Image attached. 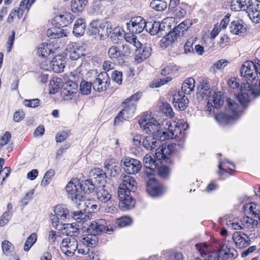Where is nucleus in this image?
<instances>
[{
  "instance_id": "37998d69",
  "label": "nucleus",
  "mask_w": 260,
  "mask_h": 260,
  "mask_svg": "<svg viewBox=\"0 0 260 260\" xmlns=\"http://www.w3.org/2000/svg\"><path fill=\"white\" fill-rule=\"evenodd\" d=\"M81 189L83 190V197L84 198L85 193H90L95 189V186L90 179H87L80 183Z\"/></svg>"
},
{
  "instance_id": "b1692460",
  "label": "nucleus",
  "mask_w": 260,
  "mask_h": 260,
  "mask_svg": "<svg viewBox=\"0 0 260 260\" xmlns=\"http://www.w3.org/2000/svg\"><path fill=\"white\" fill-rule=\"evenodd\" d=\"M243 210L246 216L257 219L260 217L259 206L254 203H250L244 205Z\"/></svg>"
},
{
  "instance_id": "1a4fd4ad",
  "label": "nucleus",
  "mask_w": 260,
  "mask_h": 260,
  "mask_svg": "<svg viewBox=\"0 0 260 260\" xmlns=\"http://www.w3.org/2000/svg\"><path fill=\"white\" fill-rule=\"evenodd\" d=\"M121 183L119 184L118 192H129L134 191L136 189L137 182L135 178L129 174L122 173L120 176Z\"/></svg>"
},
{
  "instance_id": "f03ea898",
  "label": "nucleus",
  "mask_w": 260,
  "mask_h": 260,
  "mask_svg": "<svg viewBox=\"0 0 260 260\" xmlns=\"http://www.w3.org/2000/svg\"><path fill=\"white\" fill-rule=\"evenodd\" d=\"M168 125V128L159 134V137L148 136L143 139L142 145L147 150H152L155 148L167 139H174L177 137L181 133L180 126L175 121L167 123Z\"/></svg>"
},
{
  "instance_id": "9d476101",
  "label": "nucleus",
  "mask_w": 260,
  "mask_h": 260,
  "mask_svg": "<svg viewBox=\"0 0 260 260\" xmlns=\"http://www.w3.org/2000/svg\"><path fill=\"white\" fill-rule=\"evenodd\" d=\"M127 27L133 33L139 34L142 32L144 28L148 30V25H147L145 20L142 17L137 16L133 18L127 23Z\"/></svg>"
},
{
  "instance_id": "864d4df0",
  "label": "nucleus",
  "mask_w": 260,
  "mask_h": 260,
  "mask_svg": "<svg viewBox=\"0 0 260 260\" xmlns=\"http://www.w3.org/2000/svg\"><path fill=\"white\" fill-rule=\"evenodd\" d=\"M28 6V1L26 0H22L20 3L19 8L17 10H16L17 13L16 15L18 19H21L22 16L23 15V13L24 10L28 11L30 7V5Z\"/></svg>"
},
{
  "instance_id": "6e6d98bb",
  "label": "nucleus",
  "mask_w": 260,
  "mask_h": 260,
  "mask_svg": "<svg viewBox=\"0 0 260 260\" xmlns=\"http://www.w3.org/2000/svg\"><path fill=\"white\" fill-rule=\"evenodd\" d=\"M121 47L122 48V53L123 54V57L131 54L134 51H136L137 48L136 46L129 43L123 44Z\"/></svg>"
},
{
  "instance_id": "6e6552de",
  "label": "nucleus",
  "mask_w": 260,
  "mask_h": 260,
  "mask_svg": "<svg viewBox=\"0 0 260 260\" xmlns=\"http://www.w3.org/2000/svg\"><path fill=\"white\" fill-rule=\"evenodd\" d=\"M112 231V227L108 225L104 219H100L91 222L87 228L88 233L96 236L102 232L110 234Z\"/></svg>"
},
{
  "instance_id": "423d86ee",
  "label": "nucleus",
  "mask_w": 260,
  "mask_h": 260,
  "mask_svg": "<svg viewBox=\"0 0 260 260\" xmlns=\"http://www.w3.org/2000/svg\"><path fill=\"white\" fill-rule=\"evenodd\" d=\"M54 212V214L50 215V219L53 226L56 228L59 224H62L63 222L70 217L69 210L65 206H56Z\"/></svg>"
},
{
  "instance_id": "f8f14e48",
  "label": "nucleus",
  "mask_w": 260,
  "mask_h": 260,
  "mask_svg": "<svg viewBox=\"0 0 260 260\" xmlns=\"http://www.w3.org/2000/svg\"><path fill=\"white\" fill-rule=\"evenodd\" d=\"M110 79L106 72H101L99 74L93 82V88L99 92L107 90L110 85Z\"/></svg>"
},
{
  "instance_id": "bb28decb",
  "label": "nucleus",
  "mask_w": 260,
  "mask_h": 260,
  "mask_svg": "<svg viewBox=\"0 0 260 260\" xmlns=\"http://www.w3.org/2000/svg\"><path fill=\"white\" fill-rule=\"evenodd\" d=\"M211 93L210 86L208 83L202 82L198 88L197 99L199 101L209 99Z\"/></svg>"
},
{
  "instance_id": "cd10ccee",
  "label": "nucleus",
  "mask_w": 260,
  "mask_h": 260,
  "mask_svg": "<svg viewBox=\"0 0 260 260\" xmlns=\"http://www.w3.org/2000/svg\"><path fill=\"white\" fill-rule=\"evenodd\" d=\"M214 104L215 108H218L221 106L223 104V94L221 91H217L214 93L213 96L209 97L207 106L208 108L207 110L210 112L212 111L211 108H210V103Z\"/></svg>"
},
{
  "instance_id": "0e129e2a",
  "label": "nucleus",
  "mask_w": 260,
  "mask_h": 260,
  "mask_svg": "<svg viewBox=\"0 0 260 260\" xmlns=\"http://www.w3.org/2000/svg\"><path fill=\"white\" fill-rule=\"evenodd\" d=\"M196 40L194 38H189L184 46V53L187 54L188 53L193 52V44L194 43Z\"/></svg>"
},
{
  "instance_id": "4c0bfd02",
  "label": "nucleus",
  "mask_w": 260,
  "mask_h": 260,
  "mask_svg": "<svg viewBox=\"0 0 260 260\" xmlns=\"http://www.w3.org/2000/svg\"><path fill=\"white\" fill-rule=\"evenodd\" d=\"M47 36L52 39H58L67 35L63 31V29L60 27H52L48 29L46 32Z\"/></svg>"
},
{
  "instance_id": "ddd939ff",
  "label": "nucleus",
  "mask_w": 260,
  "mask_h": 260,
  "mask_svg": "<svg viewBox=\"0 0 260 260\" xmlns=\"http://www.w3.org/2000/svg\"><path fill=\"white\" fill-rule=\"evenodd\" d=\"M240 92L238 93L237 96V100L240 103L241 105H238L233 100L231 99H227L226 102L227 105L226 107V112L227 113L231 114L232 117L238 118L241 114V112L243 109V105L246 104L248 102L244 104L241 103L238 99L239 94Z\"/></svg>"
},
{
  "instance_id": "8fccbe9b",
  "label": "nucleus",
  "mask_w": 260,
  "mask_h": 260,
  "mask_svg": "<svg viewBox=\"0 0 260 260\" xmlns=\"http://www.w3.org/2000/svg\"><path fill=\"white\" fill-rule=\"evenodd\" d=\"M77 45L76 44H71L67 48V49L70 51V57L73 60L77 59L81 54L80 51L79 49H77Z\"/></svg>"
},
{
  "instance_id": "f704fd0d",
  "label": "nucleus",
  "mask_w": 260,
  "mask_h": 260,
  "mask_svg": "<svg viewBox=\"0 0 260 260\" xmlns=\"http://www.w3.org/2000/svg\"><path fill=\"white\" fill-rule=\"evenodd\" d=\"M54 20L60 26H66L71 23L73 21L72 15L70 13L64 12L54 18Z\"/></svg>"
},
{
  "instance_id": "393cba45",
  "label": "nucleus",
  "mask_w": 260,
  "mask_h": 260,
  "mask_svg": "<svg viewBox=\"0 0 260 260\" xmlns=\"http://www.w3.org/2000/svg\"><path fill=\"white\" fill-rule=\"evenodd\" d=\"M147 191L153 197L161 194L162 188L160 184L154 179H150L147 182Z\"/></svg>"
},
{
  "instance_id": "2f4dec72",
  "label": "nucleus",
  "mask_w": 260,
  "mask_h": 260,
  "mask_svg": "<svg viewBox=\"0 0 260 260\" xmlns=\"http://www.w3.org/2000/svg\"><path fill=\"white\" fill-rule=\"evenodd\" d=\"M112 28V25L110 22H104L100 30L99 34H97L95 37L99 38L100 40L105 39L111 34Z\"/></svg>"
},
{
  "instance_id": "7ed1b4c3",
  "label": "nucleus",
  "mask_w": 260,
  "mask_h": 260,
  "mask_svg": "<svg viewBox=\"0 0 260 260\" xmlns=\"http://www.w3.org/2000/svg\"><path fill=\"white\" fill-rule=\"evenodd\" d=\"M139 123L142 128L147 134H151L154 137L162 134L160 131V125L151 114L145 113L139 119Z\"/></svg>"
},
{
  "instance_id": "5fc2aeb1",
  "label": "nucleus",
  "mask_w": 260,
  "mask_h": 260,
  "mask_svg": "<svg viewBox=\"0 0 260 260\" xmlns=\"http://www.w3.org/2000/svg\"><path fill=\"white\" fill-rule=\"evenodd\" d=\"M124 38L126 41L125 43L132 44V45L136 46L137 48H139L141 45V43L137 39L136 37L133 34H125Z\"/></svg>"
},
{
  "instance_id": "c85d7f7f",
  "label": "nucleus",
  "mask_w": 260,
  "mask_h": 260,
  "mask_svg": "<svg viewBox=\"0 0 260 260\" xmlns=\"http://www.w3.org/2000/svg\"><path fill=\"white\" fill-rule=\"evenodd\" d=\"M242 222V229L247 232H252L258 224L257 219H253L252 217L248 216L243 217L240 220Z\"/></svg>"
},
{
  "instance_id": "4d7b16f0",
  "label": "nucleus",
  "mask_w": 260,
  "mask_h": 260,
  "mask_svg": "<svg viewBox=\"0 0 260 260\" xmlns=\"http://www.w3.org/2000/svg\"><path fill=\"white\" fill-rule=\"evenodd\" d=\"M172 78L171 77H167L163 79H160L158 80L153 81L150 84V87L151 88H157L169 82L172 81Z\"/></svg>"
},
{
  "instance_id": "de8ad7c7",
  "label": "nucleus",
  "mask_w": 260,
  "mask_h": 260,
  "mask_svg": "<svg viewBox=\"0 0 260 260\" xmlns=\"http://www.w3.org/2000/svg\"><path fill=\"white\" fill-rule=\"evenodd\" d=\"M37 240V235L36 233H33L29 235L26 239L24 244L23 249L25 251H28L30 248L34 245Z\"/></svg>"
},
{
  "instance_id": "3c124183",
  "label": "nucleus",
  "mask_w": 260,
  "mask_h": 260,
  "mask_svg": "<svg viewBox=\"0 0 260 260\" xmlns=\"http://www.w3.org/2000/svg\"><path fill=\"white\" fill-rule=\"evenodd\" d=\"M150 6L151 8L157 11H163L167 7V3L164 1L160 0L152 1Z\"/></svg>"
},
{
  "instance_id": "7c9ffc66",
  "label": "nucleus",
  "mask_w": 260,
  "mask_h": 260,
  "mask_svg": "<svg viewBox=\"0 0 260 260\" xmlns=\"http://www.w3.org/2000/svg\"><path fill=\"white\" fill-rule=\"evenodd\" d=\"M121 46L113 45L109 48L108 54L109 57L113 61H116L118 60L122 59L123 54L121 50Z\"/></svg>"
},
{
  "instance_id": "c03bdc74",
  "label": "nucleus",
  "mask_w": 260,
  "mask_h": 260,
  "mask_svg": "<svg viewBox=\"0 0 260 260\" xmlns=\"http://www.w3.org/2000/svg\"><path fill=\"white\" fill-rule=\"evenodd\" d=\"M61 79L58 78H53L50 81L49 89L51 94H54L57 92L58 90L61 87Z\"/></svg>"
},
{
  "instance_id": "412c9836",
  "label": "nucleus",
  "mask_w": 260,
  "mask_h": 260,
  "mask_svg": "<svg viewBox=\"0 0 260 260\" xmlns=\"http://www.w3.org/2000/svg\"><path fill=\"white\" fill-rule=\"evenodd\" d=\"M131 192L126 190V192H120L118 191V196L121 204L122 208L125 209H129L135 205V201L130 196Z\"/></svg>"
},
{
  "instance_id": "e433bc0d",
  "label": "nucleus",
  "mask_w": 260,
  "mask_h": 260,
  "mask_svg": "<svg viewBox=\"0 0 260 260\" xmlns=\"http://www.w3.org/2000/svg\"><path fill=\"white\" fill-rule=\"evenodd\" d=\"M248 16L254 23H260V4L253 5L248 11Z\"/></svg>"
},
{
  "instance_id": "5701e85b",
  "label": "nucleus",
  "mask_w": 260,
  "mask_h": 260,
  "mask_svg": "<svg viewBox=\"0 0 260 260\" xmlns=\"http://www.w3.org/2000/svg\"><path fill=\"white\" fill-rule=\"evenodd\" d=\"M233 240L236 246L239 248L246 247L250 244V240L247 235L239 232L233 235Z\"/></svg>"
},
{
  "instance_id": "72a5a7b5",
  "label": "nucleus",
  "mask_w": 260,
  "mask_h": 260,
  "mask_svg": "<svg viewBox=\"0 0 260 260\" xmlns=\"http://www.w3.org/2000/svg\"><path fill=\"white\" fill-rule=\"evenodd\" d=\"M178 34L175 31H171L167 35L164 37L160 40V46L162 48H166L168 46L172 44L176 40Z\"/></svg>"
},
{
  "instance_id": "f257e3e1",
  "label": "nucleus",
  "mask_w": 260,
  "mask_h": 260,
  "mask_svg": "<svg viewBox=\"0 0 260 260\" xmlns=\"http://www.w3.org/2000/svg\"><path fill=\"white\" fill-rule=\"evenodd\" d=\"M256 65L251 61L244 62L241 68V75L247 81L243 83L240 88V93L238 99L242 104L249 101L250 96L252 94V85L256 84L257 81V73Z\"/></svg>"
},
{
  "instance_id": "6ab92c4d",
  "label": "nucleus",
  "mask_w": 260,
  "mask_h": 260,
  "mask_svg": "<svg viewBox=\"0 0 260 260\" xmlns=\"http://www.w3.org/2000/svg\"><path fill=\"white\" fill-rule=\"evenodd\" d=\"M219 252L220 255L223 256L226 260H231L238 255L237 251L230 245V243L222 244Z\"/></svg>"
},
{
  "instance_id": "c756f323",
  "label": "nucleus",
  "mask_w": 260,
  "mask_h": 260,
  "mask_svg": "<svg viewBox=\"0 0 260 260\" xmlns=\"http://www.w3.org/2000/svg\"><path fill=\"white\" fill-rule=\"evenodd\" d=\"M62 232L70 237H73L79 233L80 225L76 223H63L61 224Z\"/></svg>"
},
{
  "instance_id": "20e7f679",
  "label": "nucleus",
  "mask_w": 260,
  "mask_h": 260,
  "mask_svg": "<svg viewBox=\"0 0 260 260\" xmlns=\"http://www.w3.org/2000/svg\"><path fill=\"white\" fill-rule=\"evenodd\" d=\"M68 197L78 206L83 202V190L81 189L80 181L77 178L71 179L66 187Z\"/></svg>"
},
{
  "instance_id": "774afa93",
  "label": "nucleus",
  "mask_w": 260,
  "mask_h": 260,
  "mask_svg": "<svg viewBox=\"0 0 260 260\" xmlns=\"http://www.w3.org/2000/svg\"><path fill=\"white\" fill-rule=\"evenodd\" d=\"M123 32L124 31L121 27L116 26L112 29L111 38L116 41V38L118 39L119 37H121L123 34Z\"/></svg>"
},
{
  "instance_id": "bf43d9fd",
  "label": "nucleus",
  "mask_w": 260,
  "mask_h": 260,
  "mask_svg": "<svg viewBox=\"0 0 260 260\" xmlns=\"http://www.w3.org/2000/svg\"><path fill=\"white\" fill-rule=\"evenodd\" d=\"M179 69L180 67L175 64H170L162 70L161 74L163 75H166L170 74H175L179 71Z\"/></svg>"
},
{
  "instance_id": "a211bd4d",
  "label": "nucleus",
  "mask_w": 260,
  "mask_h": 260,
  "mask_svg": "<svg viewBox=\"0 0 260 260\" xmlns=\"http://www.w3.org/2000/svg\"><path fill=\"white\" fill-rule=\"evenodd\" d=\"M151 51L149 46H140L136 48L135 57L136 61L137 63H140L146 59L150 56Z\"/></svg>"
},
{
  "instance_id": "f3484780",
  "label": "nucleus",
  "mask_w": 260,
  "mask_h": 260,
  "mask_svg": "<svg viewBox=\"0 0 260 260\" xmlns=\"http://www.w3.org/2000/svg\"><path fill=\"white\" fill-rule=\"evenodd\" d=\"M58 47L55 41L50 43H43L39 46L38 53L40 56L47 57L51 53L54 52Z\"/></svg>"
},
{
  "instance_id": "79ce46f5",
  "label": "nucleus",
  "mask_w": 260,
  "mask_h": 260,
  "mask_svg": "<svg viewBox=\"0 0 260 260\" xmlns=\"http://www.w3.org/2000/svg\"><path fill=\"white\" fill-rule=\"evenodd\" d=\"M81 241L83 245L87 247H92L95 246L97 244L98 239L96 235L89 233L86 236H83Z\"/></svg>"
},
{
  "instance_id": "0eeeda50",
  "label": "nucleus",
  "mask_w": 260,
  "mask_h": 260,
  "mask_svg": "<svg viewBox=\"0 0 260 260\" xmlns=\"http://www.w3.org/2000/svg\"><path fill=\"white\" fill-rule=\"evenodd\" d=\"M125 172L131 175L138 173L142 168V164L138 159L124 157L121 161Z\"/></svg>"
},
{
  "instance_id": "a878e982",
  "label": "nucleus",
  "mask_w": 260,
  "mask_h": 260,
  "mask_svg": "<svg viewBox=\"0 0 260 260\" xmlns=\"http://www.w3.org/2000/svg\"><path fill=\"white\" fill-rule=\"evenodd\" d=\"M66 61L63 56L56 55L51 61L50 66L52 70L55 73H60L63 71Z\"/></svg>"
},
{
  "instance_id": "4468645a",
  "label": "nucleus",
  "mask_w": 260,
  "mask_h": 260,
  "mask_svg": "<svg viewBox=\"0 0 260 260\" xmlns=\"http://www.w3.org/2000/svg\"><path fill=\"white\" fill-rule=\"evenodd\" d=\"M124 104L125 105L124 108L116 116L115 123L121 121L122 119L127 120L134 116L136 109V104L134 103Z\"/></svg>"
},
{
  "instance_id": "338daca9",
  "label": "nucleus",
  "mask_w": 260,
  "mask_h": 260,
  "mask_svg": "<svg viewBox=\"0 0 260 260\" xmlns=\"http://www.w3.org/2000/svg\"><path fill=\"white\" fill-rule=\"evenodd\" d=\"M12 212L10 211H6L0 218V226H4L8 223L11 218Z\"/></svg>"
},
{
  "instance_id": "a19ab883",
  "label": "nucleus",
  "mask_w": 260,
  "mask_h": 260,
  "mask_svg": "<svg viewBox=\"0 0 260 260\" xmlns=\"http://www.w3.org/2000/svg\"><path fill=\"white\" fill-rule=\"evenodd\" d=\"M194 80L193 78H188L185 80L182 85L181 92L184 94H189L193 91L194 88Z\"/></svg>"
},
{
  "instance_id": "a18cd8bd",
  "label": "nucleus",
  "mask_w": 260,
  "mask_h": 260,
  "mask_svg": "<svg viewBox=\"0 0 260 260\" xmlns=\"http://www.w3.org/2000/svg\"><path fill=\"white\" fill-rule=\"evenodd\" d=\"M143 161L145 167L149 169L150 172L157 167V164L153 159L151 154H147L144 158Z\"/></svg>"
},
{
  "instance_id": "9b49d317",
  "label": "nucleus",
  "mask_w": 260,
  "mask_h": 260,
  "mask_svg": "<svg viewBox=\"0 0 260 260\" xmlns=\"http://www.w3.org/2000/svg\"><path fill=\"white\" fill-rule=\"evenodd\" d=\"M60 248L64 254L72 256L77 249V241L74 237H68L62 241Z\"/></svg>"
},
{
  "instance_id": "603ef678",
  "label": "nucleus",
  "mask_w": 260,
  "mask_h": 260,
  "mask_svg": "<svg viewBox=\"0 0 260 260\" xmlns=\"http://www.w3.org/2000/svg\"><path fill=\"white\" fill-rule=\"evenodd\" d=\"M191 20L187 19L180 23L177 26L175 27L173 30L178 34V36H180V32L186 30L191 25Z\"/></svg>"
},
{
  "instance_id": "58836bf2",
  "label": "nucleus",
  "mask_w": 260,
  "mask_h": 260,
  "mask_svg": "<svg viewBox=\"0 0 260 260\" xmlns=\"http://www.w3.org/2000/svg\"><path fill=\"white\" fill-rule=\"evenodd\" d=\"M215 119L221 125H225L236 119L235 118L232 117L231 114L227 113L226 111L225 113H220L217 114L215 116Z\"/></svg>"
},
{
  "instance_id": "c9c22d12",
  "label": "nucleus",
  "mask_w": 260,
  "mask_h": 260,
  "mask_svg": "<svg viewBox=\"0 0 260 260\" xmlns=\"http://www.w3.org/2000/svg\"><path fill=\"white\" fill-rule=\"evenodd\" d=\"M147 25H148V30L147 31H149L152 35H161V32L165 27L164 25H162L159 22H154L153 23L148 22Z\"/></svg>"
},
{
  "instance_id": "dca6fc26",
  "label": "nucleus",
  "mask_w": 260,
  "mask_h": 260,
  "mask_svg": "<svg viewBox=\"0 0 260 260\" xmlns=\"http://www.w3.org/2000/svg\"><path fill=\"white\" fill-rule=\"evenodd\" d=\"M156 149L155 157L158 160H161L167 158L174 150L173 144L161 143Z\"/></svg>"
},
{
  "instance_id": "4be33fe9",
  "label": "nucleus",
  "mask_w": 260,
  "mask_h": 260,
  "mask_svg": "<svg viewBox=\"0 0 260 260\" xmlns=\"http://www.w3.org/2000/svg\"><path fill=\"white\" fill-rule=\"evenodd\" d=\"M253 5L251 0H232L231 7L232 10L235 11H249Z\"/></svg>"
},
{
  "instance_id": "09e8293b",
  "label": "nucleus",
  "mask_w": 260,
  "mask_h": 260,
  "mask_svg": "<svg viewBox=\"0 0 260 260\" xmlns=\"http://www.w3.org/2000/svg\"><path fill=\"white\" fill-rule=\"evenodd\" d=\"M103 22L98 20L92 21L89 24V30L90 33L95 36L97 34H99Z\"/></svg>"
},
{
  "instance_id": "680f3d73",
  "label": "nucleus",
  "mask_w": 260,
  "mask_h": 260,
  "mask_svg": "<svg viewBox=\"0 0 260 260\" xmlns=\"http://www.w3.org/2000/svg\"><path fill=\"white\" fill-rule=\"evenodd\" d=\"M132 221L131 218L127 216H124L117 219L116 223L118 226L122 228L130 225Z\"/></svg>"
},
{
  "instance_id": "052dcab7",
  "label": "nucleus",
  "mask_w": 260,
  "mask_h": 260,
  "mask_svg": "<svg viewBox=\"0 0 260 260\" xmlns=\"http://www.w3.org/2000/svg\"><path fill=\"white\" fill-rule=\"evenodd\" d=\"M11 135L10 132H6L0 137V152L3 149V147L7 145L10 141Z\"/></svg>"
},
{
  "instance_id": "e2e57ef3",
  "label": "nucleus",
  "mask_w": 260,
  "mask_h": 260,
  "mask_svg": "<svg viewBox=\"0 0 260 260\" xmlns=\"http://www.w3.org/2000/svg\"><path fill=\"white\" fill-rule=\"evenodd\" d=\"M91 85L85 81H83L80 83V90L83 94L87 95L90 93L91 91Z\"/></svg>"
},
{
  "instance_id": "473e14b6",
  "label": "nucleus",
  "mask_w": 260,
  "mask_h": 260,
  "mask_svg": "<svg viewBox=\"0 0 260 260\" xmlns=\"http://www.w3.org/2000/svg\"><path fill=\"white\" fill-rule=\"evenodd\" d=\"M230 31L232 34L239 35L244 33L246 30V27L243 25V22L241 20L233 21L231 22Z\"/></svg>"
},
{
  "instance_id": "13d9d810",
  "label": "nucleus",
  "mask_w": 260,
  "mask_h": 260,
  "mask_svg": "<svg viewBox=\"0 0 260 260\" xmlns=\"http://www.w3.org/2000/svg\"><path fill=\"white\" fill-rule=\"evenodd\" d=\"M54 171L52 169H50L48 171H47L45 173L44 177L42 180L41 185L44 186H47L49 183V182L54 176Z\"/></svg>"
},
{
  "instance_id": "49530a36",
  "label": "nucleus",
  "mask_w": 260,
  "mask_h": 260,
  "mask_svg": "<svg viewBox=\"0 0 260 260\" xmlns=\"http://www.w3.org/2000/svg\"><path fill=\"white\" fill-rule=\"evenodd\" d=\"M85 6V0H72L71 6L72 10L74 13L82 11Z\"/></svg>"
},
{
  "instance_id": "2eb2a0df",
  "label": "nucleus",
  "mask_w": 260,
  "mask_h": 260,
  "mask_svg": "<svg viewBox=\"0 0 260 260\" xmlns=\"http://www.w3.org/2000/svg\"><path fill=\"white\" fill-rule=\"evenodd\" d=\"M78 84L73 81H68L62 91L63 98L65 100H71L76 96L78 93Z\"/></svg>"
},
{
  "instance_id": "39448f33",
  "label": "nucleus",
  "mask_w": 260,
  "mask_h": 260,
  "mask_svg": "<svg viewBox=\"0 0 260 260\" xmlns=\"http://www.w3.org/2000/svg\"><path fill=\"white\" fill-rule=\"evenodd\" d=\"M96 196L98 202L107 204V207L105 208L106 212L112 213L115 211L114 201L112 200L111 195L105 189V186L103 185L96 188Z\"/></svg>"
},
{
  "instance_id": "69168bd1",
  "label": "nucleus",
  "mask_w": 260,
  "mask_h": 260,
  "mask_svg": "<svg viewBox=\"0 0 260 260\" xmlns=\"http://www.w3.org/2000/svg\"><path fill=\"white\" fill-rule=\"evenodd\" d=\"M2 248L4 254L8 255L13 249V246L11 243L7 240H5L2 243Z\"/></svg>"
},
{
  "instance_id": "aec40b11",
  "label": "nucleus",
  "mask_w": 260,
  "mask_h": 260,
  "mask_svg": "<svg viewBox=\"0 0 260 260\" xmlns=\"http://www.w3.org/2000/svg\"><path fill=\"white\" fill-rule=\"evenodd\" d=\"M173 103L176 109L184 110L187 106L188 100L181 92H178L174 95Z\"/></svg>"
},
{
  "instance_id": "ea45409f",
  "label": "nucleus",
  "mask_w": 260,
  "mask_h": 260,
  "mask_svg": "<svg viewBox=\"0 0 260 260\" xmlns=\"http://www.w3.org/2000/svg\"><path fill=\"white\" fill-rule=\"evenodd\" d=\"M86 25L85 21L82 18H79L76 20L73 28V33L76 36H81L85 32Z\"/></svg>"
}]
</instances>
